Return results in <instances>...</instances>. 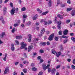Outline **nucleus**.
I'll list each match as a JSON object with an SVG mask.
<instances>
[{
  "label": "nucleus",
  "mask_w": 75,
  "mask_h": 75,
  "mask_svg": "<svg viewBox=\"0 0 75 75\" xmlns=\"http://www.w3.org/2000/svg\"><path fill=\"white\" fill-rule=\"evenodd\" d=\"M21 49H24V48H25V50H27V48H25V46L27 45V44H24V42H22L21 43Z\"/></svg>",
  "instance_id": "nucleus-1"
},
{
  "label": "nucleus",
  "mask_w": 75,
  "mask_h": 75,
  "mask_svg": "<svg viewBox=\"0 0 75 75\" xmlns=\"http://www.w3.org/2000/svg\"><path fill=\"white\" fill-rule=\"evenodd\" d=\"M57 23L58 24L57 25V28H58V29L60 30L61 28V24L62 23V22L61 21H59L57 22Z\"/></svg>",
  "instance_id": "nucleus-2"
},
{
  "label": "nucleus",
  "mask_w": 75,
  "mask_h": 75,
  "mask_svg": "<svg viewBox=\"0 0 75 75\" xmlns=\"http://www.w3.org/2000/svg\"><path fill=\"white\" fill-rule=\"evenodd\" d=\"M54 37V34H51L50 36V37L48 38V40L49 41H52L53 40V38Z\"/></svg>",
  "instance_id": "nucleus-3"
},
{
  "label": "nucleus",
  "mask_w": 75,
  "mask_h": 75,
  "mask_svg": "<svg viewBox=\"0 0 75 75\" xmlns=\"http://www.w3.org/2000/svg\"><path fill=\"white\" fill-rule=\"evenodd\" d=\"M10 13L11 15H14L15 13V8H14L11 10Z\"/></svg>",
  "instance_id": "nucleus-4"
},
{
  "label": "nucleus",
  "mask_w": 75,
  "mask_h": 75,
  "mask_svg": "<svg viewBox=\"0 0 75 75\" xmlns=\"http://www.w3.org/2000/svg\"><path fill=\"white\" fill-rule=\"evenodd\" d=\"M56 70L55 69H52L51 72V73L52 75H54L55 73V71Z\"/></svg>",
  "instance_id": "nucleus-5"
},
{
  "label": "nucleus",
  "mask_w": 75,
  "mask_h": 75,
  "mask_svg": "<svg viewBox=\"0 0 75 75\" xmlns=\"http://www.w3.org/2000/svg\"><path fill=\"white\" fill-rule=\"evenodd\" d=\"M62 54V53L61 52H58V53H56V55L57 57H59V56H60V55H61V54Z\"/></svg>",
  "instance_id": "nucleus-6"
},
{
  "label": "nucleus",
  "mask_w": 75,
  "mask_h": 75,
  "mask_svg": "<svg viewBox=\"0 0 75 75\" xmlns=\"http://www.w3.org/2000/svg\"><path fill=\"white\" fill-rule=\"evenodd\" d=\"M68 30L65 29L64 32H63L64 35H67V34H68Z\"/></svg>",
  "instance_id": "nucleus-7"
},
{
  "label": "nucleus",
  "mask_w": 75,
  "mask_h": 75,
  "mask_svg": "<svg viewBox=\"0 0 75 75\" xmlns=\"http://www.w3.org/2000/svg\"><path fill=\"white\" fill-rule=\"evenodd\" d=\"M42 67V68L45 71L46 69H47V68L46 67V65L45 64H43Z\"/></svg>",
  "instance_id": "nucleus-8"
},
{
  "label": "nucleus",
  "mask_w": 75,
  "mask_h": 75,
  "mask_svg": "<svg viewBox=\"0 0 75 75\" xmlns=\"http://www.w3.org/2000/svg\"><path fill=\"white\" fill-rule=\"evenodd\" d=\"M45 31V28L42 29L41 32V35H42L43 34H44V33Z\"/></svg>",
  "instance_id": "nucleus-9"
},
{
  "label": "nucleus",
  "mask_w": 75,
  "mask_h": 75,
  "mask_svg": "<svg viewBox=\"0 0 75 75\" xmlns=\"http://www.w3.org/2000/svg\"><path fill=\"white\" fill-rule=\"evenodd\" d=\"M37 17H38V15L36 14L33 17L32 19L33 20H35L36 19H37Z\"/></svg>",
  "instance_id": "nucleus-10"
},
{
  "label": "nucleus",
  "mask_w": 75,
  "mask_h": 75,
  "mask_svg": "<svg viewBox=\"0 0 75 75\" xmlns=\"http://www.w3.org/2000/svg\"><path fill=\"white\" fill-rule=\"evenodd\" d=\"M33 45H31V46H29V47L28 48V52H30L31 51V49H33Z\"/></svg>",
  "instance_id": "nucleus-11"
},
{
  "label": "nucleus",
  "mask_w": 75,
  "mask_h": 75,
  "mask_svg": "<svg viewBox=\"0 0 75 75\" xmlns=\"http://www.w3.org/2000/svg\"><path fill=\"white\" fill-rule=\"evenodd\" d=\"M11 50L12 51H14L15 48H14V44H11Z\"/></svg>",
  "instance_id": "nucleus-12"
},
{
  "label": "nucleus",
  "mask_w": 75,
  "mask_h": 75,
  "mask_svg": "<svg viewBox=\"0 0 75 75\" xmlns=\"http://www.w3.org/2000/svg\"><path fill=\"white\" fill-rule=\"evenodd\" d=\"M9 71V69H8L7 68H6L5 69V71L4 72V74H6L7 73V72H8V71Z\"/></svg>",
  "instance_id": "nucleus-13"
},
{
  "label": "nucleus",
  "mask_w": 75,
  "mask_h": 75,
  "mask_svg": "<svg viewBox=\"0 0 75 75\" xmlns=\"http://www.w3.org/2000/svg\"><path fill=\"white\" fill-rule=\"evenodd\" d=\"M57 17H59V18H60V19L61 20L63 19V17H62V16L59 14H58L57 15Z\"/></svg>",
  "instance_id": "nucleus-14"
},
{
  "label": "nucleus",
  "mask_w": 75,
  "mask_h": 75,
  "mask_svg": "<svg viewBox=\"0 0 75 75\" xmlns=\"http://www.w3.org/2000/svg\"><path fill=\"white\" fill-rule=\"evenodd\" d=\"M0 20H1L2 21V23H3V24H4L5 23L4 20V19H3V17H2L1 19L0 18Z\"/></svg>",
  "instance_id": "nucleus-15"
},
{
  "label": "nucleus",
  "mask_w": 75,
  "mask_h": 75,
  "mask_svg": "<svg viewBox=\"0 0 75 75\" xmlns=\"http://www.w3.org/2000/svg\"><path fill=\"white\" fill-rule=\"evenodd\" d=\"M21 38H22L21 36H16V38L17 40H19L20 39H21Z\"/></svg>",
  "instance_id": "nucleus-16"
},
{
  "label": "nucleus",
  "mask_w": 75,
  "mask_h": 75,
  "mask_svg": "<svg viewBox=\"0 0 75 75\" xmlns=\"http://www.w3.org/2000/svg\"><path fill=\"white\" fill-rule=\"evenodd\" d=\"M45 45H46V43L45 42H42L40 43V45L45 46Z\"/></svg>",
  "instance_id": "nucleus-17"
},
{
  "label": "nucleus",
  "mask_w": 75,
  "mask_h": 75,
  "mask_svg": "<svg viewBox=\"0 0 75 75\" xmlns=\"http://www.w3.org/2000/svg\"><path fill=\"white\" fill-rule=\"evenodd\" d=\"M48 5L49 7H51V0H50L49 1Z\"/></svg>",
  "instance_id": "nucleus-18"
},
{
  "label": "nucleus",
  "mask_w": 75,
  "mask_h": 75,
  "mask_svg": "<svg viewBox=\"0 0 75 75\" xmlns=\"http://www.w3.org/2000/svg\"><path fill=\"white\" fill-rule=\"evenodd\" d=\"M15 29H16V28H13L11 30V32L12 33H14V32H15Z\"/></svg>",
  "instance_id": "nucleus-19"
},
{
  "label": "nucleus",
  "mask_w": 75,
  "mask_h": 75,
  "mask_svg": "<svg viewBox=\"0 0 75 75\" xmlns=\"http://www.w3.org/2000/svg\"><path fill=\"white\" fill-rule=\"evenodd\" d=\"M28 41L29 42H30L31 41V37H29L28 39Z\"/></svg>",
  "instance_id": "nucleus-20"
},
{
  "label": "nucleus",
  "mask_w": 75,
  "mask_h": 75,
  "mask_svg": "<svg viewBox=\"0 0 75 75\" xmlns=\"http://www.w3.org/2000/svg\"><path fill=\"white\" fill-rule=\"evenodd\" d=\"M62 38H68V37L67 36H65V35H62Z\"/></svg>",
  "instance_id": "nucleus-21"
},
{
  "label": "nucleus",
  "mask_w": 75,
  "mask_h": 75,
  "mask_svg": "<svg viewBox=\"0 0 75 75\" xmlns=\"http://www.w3.org/2000/svg\"><path fill=\"white\" fill-rule=\"evenodd\" d=\"M23 64H29V62L26 61H23Z\"/></svg>",
  "instance_id": "nucleus-22"
},
{
  "label": "nucleus",
  "mask_w": 75,
  "mask_h": 75,
  "mask_svg": "<svg viewBox=\"0 0 75 75\" xmlns=\"http://www.w3.org/2000/svg\"><path fill=\"white\" fill-rule=\"evenodd\" d=\"M26 10L25 8L23 7L21 9V11H25Z\"/></svg>",
  "instance_id": "nucleus-23"
},
{
  "label": "nucleus",
  "mask_w": 75,
  "mask_h": 75,
  "mask_svg": "<svg viewBox=\"0 0 75 75\" xmlns=\"http://www.w3.org/2000/svg\"><path fill=\"white\" fill-rule=\"evenodd\" d=\"M23 70L25 73H27V70L26 69H24Z\"/></svg>",
  "instance_id": "nucleus-24"
},
{
  "label": "nucleus",
  "mask_w": 75,
  "mask_h": 75,
  "mask_svg": "<svg viewBox=\"0 0 75 75\" xmlns=\"http://www.w3.org/2000/svg\"><path fill=\"white\" fill-rule=\"evenodd\" d=\"M48 13V11H46V12H43L42 13V15H46V14H47V13Z\"/></svg>",
  "instance_id": "nucleus-25"
},
{
  "label": "nucleus",
  "mask_w": 75,
  "mask_h": 75,
  "mask_svg": "<svg viewBox=\"0 0 75 75\" xmlns=\"http://www.w3.org/2000/svg\"><path fill=\"white\" fill-rule=\"evenodd\" d=\"M71 40H72V41H73V42H75V38H74V37H72L71 38Z\"/></svg>",
  "instance_id": "nucleus-26"
},
{
  "label": "nucleus",
  "mask_w": 75,
  "mask_h": 75,
  "mask_svg": "<svg viewBox=\"0 0 75 75\" xmlns=\"http://www.w3.org/2000/svg\"><path fill=\"white\" fill-rule=\"evenodd\" d=\"M59 35H62V31H61V30H60L59 32Z\"/></svg>",
  "instance_id": "nucleus-27"
},
{
  "label": "nucleus",
  "mask_w": 75,
  "mask_h": 75,
  "mask_svg": "<svg viewBox=\"0 0 75 75\" xmlns=\"http://www.w3.org/2000/svg\"><path fill=\"white\" fill-rule=\"evenodd\" d=\"M71 21V20L69 19L67 20L66 21V23H69Z\"/></svg>",
  "instance_id": "nucleus-28"
},
{
  "label": "nucleus",
  "mask_w": 75,
  "mask_h": 75,
  "mask_svg": "<svg viewBox=\"0 0 75 75\" xmlns=\"http://www.w3.org/2000/svg\"><path fill=\"white\" fill-rule=\"evenodd\" d=\"M32 71H36L37 69L35 67H33L32 68Z\"/></svg>",
  "instance_id": "nucleus-29"
},
{
  "label": "nucleus",
  "mask_w": 75,
  "mask_h": 75,
  "mask_svg": "<svg viewBox=\"0 0 75 75\" xmlns=\"http://www.w3.org/2000/svg\"><path fill=\"white\" fill-rule=\"evenodd\" d=\"M6 10H7V8L6 7H4V11L6 12Z\"/></svg>",
  "instance_id": "nucleus-30"
},
{
  "label": "nucleus",
  "mask_w": 75,
  "mask_h": 75,
  "mask_svg": "<svg viewBox=\"0 0 75 75\" xmlns=\"http://www.w3.org/2000/svg\"><path fill=\"white\" fill-rule=\"evenodd\" d=\"M68 41V39H65L64 41V44H65V43H67V42Z\"/></svg>",
  "instance_id": "nucleus-31"
},
{
  "label": "nucleus",
  "mask_w": 75,
  "mask_h": 75,
  "mask_svg": "<svg viewBox=\"0 0 75 75\" xmlns=\"http://www.w3.org/2000/svg\"><path fill=\"white\" fill-rule=\"evenodd\" d=\"M72 9V8H67V11H71Z\"/></svg>",
  "instance_id": "nucleus-32"
},
{
  "label": "nucleus",
  "mask_w": 75,
  "mask_h": 75,
  "mask_svg": "<svg viewBox=\"0 0 75 75\" xmlns=\"http://www.w3.org/2000/svg\"><path fill=\"white\" fill-rule=\"evenodd\" d=\"M40 53H44V50H40Z\"/></svg>",
  "instance_id": "nucleus-33"
},
{
  "label": "nucleus",
  "mask_w": 75,
  "mask_h": 75,
  "mask_svg": "<svg viewBox=\"0 0 75 75\" xmlns=\"http://www.w3.org/2000/svg\"><path fill=\"white\" fill-rule=\"evenodd\" d=\"M71 68H72V69H75V66L74 65H71Z\"/></svg>",
  "instance_id": "nucleus-34"
},
{
  "label": "nucleus",
  "mask_w": 75,
  "mask_h": 75,
  "mask_svg": "<svg viewBox=\"0 0 75 75\" xmlns=\"http://www.w3.org/2000/svg\"><path fill=\"white\" fill-rule=\"evenodd\" d=\"M18 23H15L14 25V26L15 27H16L18 26Z\"/></svg>",
  "instance_id": "nucleus-35"
},
{
  "label": "nucleus",
  "mask_w": 75,
  "mask_h": 75,
  "mask_svg": "<svg viewBox=\"0 0 75 75\" xmlns=\"http://www.w3.org/2000/svg\"><path fill=\"white\" fill-rule=\"evenodd\" d=\"M44 23H45V25H47V24H48V22H47V21H45Z\"/></svg>",
  "instance_id": "nucleus-36"
},
{
  "label": "nucleus",
  "mask_w": 75,
  "mask_h": 75,
  "mask_svg": "<svg viewBox=\"0 0 75 75\" xmlns=\"http://www.w3.org/2000/svg\"><path fill=\"white\" fill-rule=\"evenodd\" d=\"M27 25H31V22L30 21H29L27 23Z\"/></svg>",
  "instance_id": "nucleus-37"
},
{
  "label": "nucleus",
  "mask_w": 75,
  "mask_h": 75,
  "mask_svg": "<svg viewBox=\"0 0 75 75\" xmlns=\"http://www.w3.org/2000/svg\"><path fill=\"white\" fill-rule=\"evenodd\" d=\"M67 61L69 62H70L71 61V59H67Z\"/></svg>",
  "instance_id": "nucleus-38"
},
{
  "label": "nucleus",
  "mask_w": 75,
  "mask_h": 75,
  "mask_svg": "<svg viewBox=\"0 0 75 75\" xmlns=\"http://www.w3.org/2000/svg\"><path fill=\"white\" fill-rule=\"evenodd\" d=\"M42 74H43L42 72L40 71L38 75H42Z\"/></svg>",
  "instance_id": "nucleus-39"
},
{
  "label": "nucleus",
  "mask_w": 75,
  "mask_h": 75,
  "mask_svg": "<svg viewBox=\"0 0 75 75\" xmlns=\"http://www.w3.org/2000/svg\"><path fill=\"white\" fill-rule=\"evenodd\" d=\"M52 70H51V69L50 68H49L48 69V72H50Z\"/></svg>",
  "instance_id": "nucleus-40"
},
{
  "label": "nucleus",
  "mask_w": 75,
  "mask_h": 75,
  "mask_svg": "<svg viewBox=\"0 0 75 75\" xmlns=\"http://www.w3.org/2000/svg\"><path fill=\"white\" fill-rule=\"evenodd\" d=\"M67 3H68V4H71V2L70 0H68L67 1Z\"/></svg>",
  "instance_id": "nucleus-41"
},
{
  "label": "nucleus",
  "mask_w": 75,
  "mask_h": 75,
  "mask_svg": "<svg viewBox=\"0 0 75 75\" xmlns=\"http://www.w3.org/2000/svg\"><path fill=\"white\" fill-rule=\"evenodd\" d=\"M10 5L11 7H13V3H10Z\"/></svg>",
  "instance_id": "nucleus-42"
},
{
  "label": "nucleus",
  "mask_w": 75,
  "mask_h": 75,
  "mask_svg": "<svg viewBox=\"0 0 75 75\" xmlns=\"http://www.w3.org/2000/svg\"><path fill=\"white\" fill-rule=\"evenodd\" d=\"M27 17V15H24L23 16V18H26Z\"/></svg>",
  "instance_id": "nucleus-43"
},
{
  "label": "nucleus",
  "mask_w": 75,
  "mask_h": 75,
  "mask_svg": "<svg viewBox=\"0 0 75 75\" xmlns=\"http://www.w3.org/2000/svg\"><path fill=\"white\" fill-rule=\"evenodd\" d=\"M15 42H16L17 44L18 45V44H19V42H18V41L17 40H16Z\"/></svg>",
  "instance_id": "nucleus-44"
},
{
  "label": "nucleus",
  "mask_w": 75,
  "mask_h": 75,
  "mask_svg": "<svg viewBox=\"0 0 75 75\" xmlns=\"http://www.w3.org/2000/svg\"><path fill=\"white\" fill-rule=\"evenodd\" d=\"M46 44L47 45H50V43L49 42H47Z\"/></svg>",
  "instance_id": "nucleus-45"
},
{
  "label": "nucleus",
  "mask_w": 75,
  "mask_h": 75,
  "mask_svg": "<svg viewBox=\"0 0 75 75\" xmlns=\"http://www.w3.org/2000/svg\"><path fill=\"white\" fill-rule=\"evenodd\" d=\"M50 64H48L47 66L46 67L47 68H49V67H50Z\"/></svg>",
  "instance_id": "nucleus-46"
},
{
  "label": "nucleus",
  "mask_w": 75,
  "mask_h": 75,
  "mask_svg": "<svg viewBox=\"0 0 75 75\" xmlns=\"http://www.w3.org/2000/svg\"><path fill=\"white\" fill-rule=\"evenodd\" d=\"M72 62L74 64H75V59L73 60Z\"/></svg>",
  "instance_id": "nucleus-47"
},
{
  "label": "nucleus",
  "mask_w": 75,
  "mask_h": 75,
  "mask_svg": "<svg viewBox=\"0 0 75 75\" xmlns=\"http://www.w3.org/2000/svg\"><path fill=\"white\" fill-rule=\"evenodd\" d=\"M74 34V33H70V35L71 36H73Z\"/></svg>",
  "instance_id": "nucleus-48"
},
{
  "label": "nucleus",
  "mask_w": 75,
  "mask_h": 75,
  "mask_svg": "<svg viewBox=\"0 0 75 75\" xmlns=\"http://www.w3.org/2000/svg\"><path fill=\"white\" fill-rule=\"evenodd\" d=\"M60 51H63V50H64V48H63L61 47H60Z\"/></svg>",
  "instance_id": "nucleus-49"
},
{
  "label": "nucleus",
  "mask_w": 75,
  "mask_h": 75,
  "mask_svg": "<svg viewBox=\"0 0 75 75\" xmlns=\"http://www.w3.org/2000/svg\"><path fill=\"white\" fill-rule=\"evenodd\" d=\"M1 44H3V42L1 40H0V45Z\"/></svg>",
  "instance_id": "nucleus-50"
},
{
  "label": "nucleus",
  "mask_w": 75,
  "mask_h": 75,
  "mask_svg": "<svg viewBox=\"0 0 75 75\" xmlns=\"http://www.w3.org/2000/svg\"><path fill=\"white\" fill-rule=\"evenodd\" d=\"M60 68V65H59L57 67L56 69H58V68Z\"/></svg>",
  "instance_id": "nucleus-51"
},
{
  "label": "nucleus",
  "mask_w": 75,
  "mask_h": 75,
  "mask_svg": "<svg viewBox=\"0 0 75 75\" xmlns=\"http://www.w3.org/2000/svg\"><path fill=\"white\" fill-rule=\"evenodd\" d=\"M60 1H58L57 2V4H60Z\"/></svg>",
  "instance_id": "nucleus-52"
},
{
  "label": "nucleus",
  "mask_w": 75,
  "mask_h": 75,
  "mask_svg": "<svg viewBox=\"0 0 75 75\" xmlns=\"http://www.w3.org/2000/svg\"><path fill=\"white\" fill-rule=\"evenodd\" d=\"M54 39L55 40V41H58V38L57 37H55V38H54Z\"/></svg>",
  "instance_id": "nucleus-53"
},
{
  "label": "nucleus",
  "mask_w": 75,
  "mask_h": 75,
  "mask_svg": "<svg viewBox=\"0 0 75 75\" xmlns=\"http://www.w3.org/2000/svg\"><path fill=\"white\" fill-rule=\"evenodd\" d=\"M3 37H4V36H3L2 34L0 35V37L1 38H3Z\"/></svg>",
  "instance_id": "nucleus-54"
},
{
  "label": "nucleus",
  "mask_w": 75,
  "mask_h": 75,
  "mask_svg": "<svg viewBox=\"0 0 75 75\" xmlns=\"http://www.w3.org/2000/svg\"><path fill=\"white\" fill-rule=\"evenodd\" d=\"M41 57L40 56H38V59L40 60L41 59Z\"/></svg>",
  "instance_id": "nucleus-55"
},
{
  "label": "nucleus",
  "mask_w": 75,
  "mask_h": 75,
  "mask_svg": "<svg viewBox=\"0 0 75 75\" xmlns=\"http://www.w3.org/2000/svg\"><path fill=\"white\" fill-rule=\"evenodd\" d=\"M9 0H6L4 2V3H6L7 2H8V1Z\"/></svg>",
  "instance_id": "nucleus-56"
},
{
  "label": "nucleus",
  "mask_w": 75,
  "mask_h": 75,
  "mask_svg": "<svg viewBox=\"0 0 75 75\" xmlns=\"http://www.w3.org/2000/svg\"><path fill=\"white\" fill-rule=\"evenodd\" d=\"M4 61H6L7 60V58L6 57H4L3 58Z\"/></svg>",
  "instance_id": "nucleus-57"
},
{
  "label": "nucleus",
  "mask_w": 75,
  "mask_h": 75,
  "mask_svg": "<svg viewBox=\"0 0 75 75\" xmlns=\"http://www.w3.org/2000/svg\"><path fill=\"white\" fill-rule=\"evenodd\" d=\"M18 64V62H16L15 63V65H17Z\"/></svg>",
  "instance_id": "nucleus-58"
},
{
  "label": "nucleus",
  "mask_w": 75,
  "mask_h": 75,
  "mask_svg": "<svg viewBox=\"0 0 75 75\" xmlns=\"http://www.w3.org/2000/svg\"><path fill=\"white\" fill-rule=\"evenodd\" d=\"M52 23V22L51 21H50L48 23V24H51Z\"/></svg>",
  "instance_id": "nucleus-59"
},
{
  "label": "nucleus",
  "mask_w": 75,
  "mask_h": 75,
  "mask_svg": "<svg viewBox=\"0 0 75 75\" xmlns=\"http://www.w3.org/2000/svg\"><path fill=\"white\" fill-rule=\"evenodd\" d=\"M18 2H19V3L21 4L22 1H21V0H19L18 1Z\"/></svg>",
  "instance_id": "nucleus-60"
},
{
  "label": "nucleus",
  "mask_w": 75,
  "mask_h": 75,
  "mask_svg": "<svg viewBox=\"0 0 75 75\" xmlns=\"http://www.w3.org/2000/svg\"><path fill=\"white\" fill-rule=\"evenodd\" d=\"M52 54H55V52H56L55 51H52Z\"/></svg>",
  "instance_id": "nucleus-61"
},
{
  "label": "nucleus",
  "mask_w": 75,
  "mask_h": 75,
  "mask_svg": "<svg viewBox=\"0 0 75 75\" xmlns=\"http://www.w3.org/2000/svg\"><path fill=\"white\" fill-rule=\"evenodd\" d=\"M37 55V53L35 52L33 53V56H35Z\"/></svg>",
  "instance_id": "nucleus-62"
},
{
  "label": "nucleus",
  "mask_w": 75,
  "mask_h": 75,
  "mask_svg": "<svg viewBox=\"0 0 75 75\" xmlns=\"http://www.w3.org/2000/svg\"><path fill=\"white\" fill-rule=\"evenodd\" d=\"M2 35L4 36V35H5V32H4L2 33Z\"/></svg>",
  "instance_id": "nucleus-63"
},
{
  "label": "nucleus",
  "mask_w": 75,
  "mask_h": 75,
  "mask_svg": "<svg viewBox=\"0 0 75 75\" xmlns=\"http://www.w3.org/2000/svg\"><path fill=\"white\" fill-rule=\"evenodd\" d=\"M13 75H17V72H14Z\"/></svg>",
  "instance_id": "nucleus-64"
}]
</instances>
